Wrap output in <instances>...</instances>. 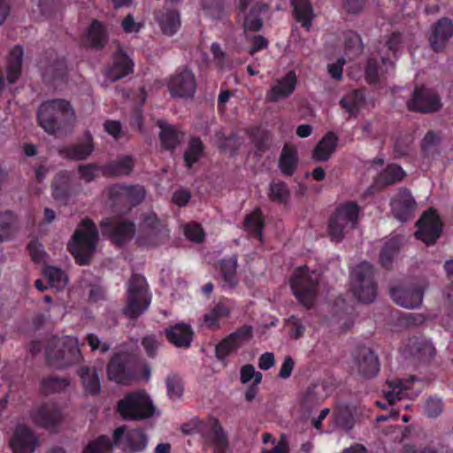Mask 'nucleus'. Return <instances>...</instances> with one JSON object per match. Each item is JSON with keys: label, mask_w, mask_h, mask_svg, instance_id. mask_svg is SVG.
I'll list each match as a JSON object with an SVG mask.
<instances>
[{"label": "nucleus", "mask_w": 453, "mask_h": 453, "mask_svg": "<svg viewBox=\"0 0 453 453\" xmlns=\"http://www.w3.org/2000/svg\"><path fill=\"white\" fill-rule=\"evenodd\" d=\"M40 127L50 134L69 129L75 121V113L69 102L64 99L45 101L37 110Z\"/></svg>", "instance_id": "obj_1"}, {"label": "nucleus", "mask_w": 453, "mask_h": 453, "mask_svg": "<svg viewBox=\"0 0 453 453\" xmlns=\"http://www.w3.org/2000/svg\"><path fill=\"white\" fill-rule=\"evenodd\" d=\"M98 233L95 224L84 219L73 233L68 249L78 264L86 265L96 251Z\"/></svg>", "instance_id": "obj_2"}, {"label": "nucleus", "mask_w": 453, "mask_h": 453, "mask_svg": "<svg viewBox=\"0 0 453 453\" xmlns=\"http://www.w3.org/2000/svg\"><path fill=\"white\" fill-rule=\"evenodd\" d=\"M46 356L49 363L58 368L76 364L81 360L78 340L72 336L54 337L48 343Z\"/></svg>", "instance_id": "obj_3"}, {"label": "nucleus", "mask_w": 453, "mask_h": 453, "mask_svg": "<svg viewBox=\"0 0 453 453\" xmlns=\"http://www.w3.org/2000/svg\"><path fill=\"white\" fill-rule=\"evenodd\" d=\"M319 281V273L311 271L304 265L295 270L290 279V287L296 299L304 306L310 307L317 296Z\"/></svg>", "instance_id": "obj_4"}, {"label": "nucleus", "mask_w": 453, "mask_h": 453, "mask_svg": "<svg viewBox=\"0 0 453 453\" xmlns=\"http://www.w3.org/2000/svg\"><path fill=\"white\" fill-rule=\"evenodd\" d=\"M401 43V36L399 34H392L379 49L380 55L381 66L378 65V62L374 58H370L367 62L365 74L369 82L374 83L379 80L380 75L388 73L394 68L392 58H396L398 47Z\"/></svg>", "instance_id": "obj_5"}, {"label": "nucleus", "mask_w": 453, "mask_h": 453, "mask_svg": "<svg viewBox=\"0 0 453 453\" xmlns=\"http://www.w3.org/2000/svg\"><path fill=\"white\" fill-rule=\"evenodd\" d=\"M118 411L124 419L139 420L151 417L155 406L144 391L127 394L118 403Z\"/></svg>", "instance_id": "obj_6"}, {"label": "nucleus", "mask_w": 453, "mask_h": 453, "mask_svg": "<svg viewBox=\"0 0 453 453\" xmlns=\"http://www.w3.org/2000/svg\"><path fill=\"white\" fill-rule=\"evenodd\" d=\"M150 303V296L148 294L145 278L134 275L128 282L125 314L132 319L137 318L148 309Z\"/></svg>", "instance_id": "obj_7"}, {"label": "nucleus", "mask_w": 453, "mask_h": 453, "mask_svg": "<svg viewBox=\"0 0 453 453\" xmlns=\"http://www.w3.org/2000/svg\"><path fill=\"white\" fill-rule=\"evenodd\" d=\"M372 266L360 263L351 273V285L355 296L361 302L370 303L376 297V287L372 281Z\"/></svg>", "instance_id": "obj_8"}, {"label": "nucleus", "mask_w": 453, "mask_h": 453, "mask_svg": "<svg viewBox=\"0 0 453 453\" xmlns=\"http://www.w3.org/2000/svg\"><path fill=\"white\" fill-rule=\"evenodd\" d=\"M114 446L125 453H138L143 451L148 445V436L142 429H127L125 426L113 431Z\"/></svg>", "instance_id": "obj_9"}, {"label": "nucleus", "mask_w": 453, "mask_h": 453, "mask_svg": "<svg viewBox=\"0 0 453 453\" xmlns=\"http://www.w3.org/2000/svg\"><path fill=\"white\" fill-rule=\"evenodd\" d=\"M29 416L35 426L50 431H56L65 419L63 410L51 402L35 406Z\"/></svg>", "instance_id": "obj_10"}, {"label": "nucleus", "mask_w": 453, "mask_h": 453, "mask_svg": "<svg viewBox=\"0 0 453 453\" xmlns=\"http://www.w3.org/2000/svg\"><path fill=\"white\" fill-rule=\"evenodd\" d=\"M351 371L362 378L376 376L380 369L377 356L366 347L358 348L352 355Z\"/></svg>", "instance_id": "obj_11"}, {"label": "nucleus", "mask_w": 453, "mask_h": 453, "mask_svg": "<svg viewBox=\"0 0 453 453\" xmlns=\"http://www.w3.org/2000/svg\"><path fill=\"white\" fill-rule=\"evenodd\" d=\"M415 236L426 245L434 244L441 234L442 225L435 211L430 209L417 222Z\"/></svg>", "instance_id": "obj_12"}, {"label": "nucleus", "mask_w": 453, "mask_h": 453, "mask_svg": "<svg viewBox=\"0 0 453 453\" xmlns=\"http://www.w3.org/2000/svg\"><path fill=\"white\" fill-rule=\"evenodd\" d=\"M441 101L437 94L427 88H416L413 98L409 101L408 108L411 111L429 113L441 108Z\"/></svg>", "instance_id": "obj_13"}, {"label": "nucleus", "mask_w": 453, "mask_h": 453, "mask_svg": "<svg viewBox=\"0 0 453 453\" xmlns=\"http://www.w3.org/2000/svg\"><path fill=\"white\" fill-rule=\"evenodd\" d=\"M203 436L208 446L212 448L214 453H226L229 449V439L222 426L216 418L208 421L207 428Z\"/></svg>", "instance_id": "obj_14"}, {"label": "nucleus", "mask_w": 453, "mask_h": 453, "mask_svg": "<svg viewBox=\"0 0 453 453\" xmlns=\"http://www.w3.org/2000/svg\"><path fill=\"white\" fill-rule=\"evenodd\" d=\"M297 78L294 71H288L285 76L278 79L265 95L267 102H280L289 97L296 88Z\"/></svg>", "instance_id": "obj_15"}, {"label": "nucleus", "mask_w": 453, "mask_h": 453, "mask_svg": "<svg viewBox=\"0 0 453 453\" xmlns=\"http://www.w3.org/2000/svg\"><path fill=\"white\" fill-rule=\"evenodd\" d=\"M168 88L173 96H192L196 88V82L194 74L188 70H183L177 73L171 78L168 83Z\"/></svg>", "instance_id": "obj_16"}, {"label": "nucleus", "mask_w": 453, "mask_h": 453, "mask_svg": "<svg viewBox=\"0 0 453 453\" xmlns=\"http://www.w3.org/2000/svg\"><path fill=\"white\" fill-rule=\"evenodd\" d=\"M253 0H240V11L243 16L244 31H258L263 27L261 14L267 11V5L256 3L248 10Z\"/></svg>", "instance_id": "obj_17"}, {"label": "nucleus", "mask_w": 453, "mask_h": 453, "mask_svg": "<svg viewBox=\"0 0 453 453\" xmlns=\"http://www.w3.org/2000/svg\"><path fill=\"white\" fill-rule=\"evenodd\" d=\"M10 445L14 453H33L38 447V440L29 427L19 425L10 441Z\"/></svg>", "instance_id": "obj_18"}, {"label": "nucleus", "mask_w": 453, "mask_h": 453, "mask_svg": "<svg viewBox=\"0 0 453 453\" xmlns=\"http://www.w3.org/2000/svg\"><path fill=\"white\" fill-rule=\"evenodd\" d=\"M141 228L149 235L150 240L145 242L148 245H157L168 236V230L153 211H149L143 215Z\"/></svg>", "instance_id": "obj_19"}, {"label": "nucleus", "mask_w": 453, "mask_h": 453, "mask_svg": "<svg viewBox=\"0 0 453 453\" xmlns=\"http://www.w3.org/2000/svg\"><path fill=\"white\" fill-rule=\"evenodd\" d=\"M423 293L424 288L421 286L395 288L391 290V297L397 305L407 309H414L421 304Z\"/></svg>", "instance_id": "obj_20"}, {"label": "nucleus", "mask_w": 453, "mask_h": 453, "mask_svg": "<svg viewBox=\"0 0 453 453\" xmlns=\"http://www.w3.org/2000/svg\"><path fill=\"white\" fill-rule=\"evenodd\" d=\"M392 211L395 217L402 222L409 220L416 209V203L410 191L400 190L391 202Z\"/></svg>", "instance_id": "obj_21"}, {"label": "nucleus", "mask_w": 453, "mask_h": 453, "mask_svg": "<svg viewBox=\"0 0 453 453\" xmlns=\"http://www.w3.org/2000/svg\"><path fill=\"white\" fill-rule=\"evenodd\" d=\"M453 35V23L450 19L443 18L438 20L430 37V44L434 51L441 50L448 40Z\"/></svg>", "instance_id": "obj_22"}, {"label": "nucleus", "mask_w": 453, "mask_h": 453, "mask_svg": "<svg viewBox=\"0 0 453 453\" xmlns=\"http://www.w3.org/2000/svg\"><path fill=\"white\" fill-rule=\"evenodd\" d=\"M413 380L414 378L404 380L398 379L388 380L383 388V394L387 401L392 404L396 401L408 397Z\"/></svg>", "instance_id": "obj_23"}, {"label": "nucleus", "mask_w": 453, "mask_h": 453, "mask_svg": "<svg viewBox=\"0 0 453 453\" xmlns=\"http://www.w3.org/2000/svg\"><path fill=\"white\" fill-rule=\"evenodd\" d=\"M133 66L134 64L129 58L126 54L119 52L114 56L112 66L105 72V77L109 81L114 82L132 73Z\"/></svg>", "instance_id": "obj_24"}, {"label": "nucleus", "mask_w": 453, "mask_h": 453, "mask_svg": "<svg viewBox=\"0 0 453 453\" xmlns=\"http://www.w3.org/2000/svg\"><path fill=\"white\" fill-rule=\"evenodd\" d=\"M165 334L175 347L188 348L193 338V330L189 325L179 323L166 329Z\"/></svg>", "instance_id": "obj_25"}, {"label": "nucleus", "mask_w": 453, "mask_h": 453, "mask_svg": "<svg viewBox=\"0 0 453 453\" xmlns=\"http://www.w3.org/2000/svg\"><path fill=\"white\" fill-rule=\"evenodd\" d=\"M237 265V257L235 255L219 261V269L222 288L232 289L236 287L238 283L236 277Z\"/></svg>", "instance_id": "obj_26"}, {"label": "nucleus", "mask_w": 453, "mask_h": 453, "mask_svg": "<svg viewBox=\"0 0 453 453\" xmlns=\"http://www.w3.org/2000/svg\"><path fill=\"white\" fill-rule=\"evenodd\" d=\"M127 356L126 354H115L107 366V376L109 380L117 383H125L128 380V373L126 369Z\"/></svg>", "instance_id": "obj_27"}, {"label": "nucleus", "mask_w": 453, "mask_h": 453, "mask_svg": "<svg viewBox=\"0 0 453 453\" xmlns=\"http://www.w3.org/2000/svg\"><path fill=\"white\" fill-rule=\"evenodd\" d=\"M338 138L333 132H328L316 145L312 158L316 161H326L334 152Z\"/></svg>", "instance_id": "obj_28"}, {"label": "nucleus", "mask_w": 453, "mask_h": 453, "mask_svg": "<svg viewBox=\"0 0 453 453\" xmlns=\"http://www.w3.org/2000/svg\"><path fill=\"white\" fill-rule=\"evenodd\" d=\"M103 234H109L113 243L121 245L134 236V225L131 222H119L116 226L103 230Z\"/></svg>", "instance_id": "obj_29"}, {"label": "nucleus", "mask_w": 453, "mask_h": 453, "mask_svg": "<svg viewBox=\"0 0 453 453\" xmlns=\"http://www.w3.org/2000/svg\"><path fill=\"white\" fill-rule=\"evenodd\" d=\"M359 206L354 202L341 203L335 210L334 215L345 225L355 228L359 216Z\"/></svg>", "instance_id": "obj_30"}, {"label": "nucleus", "mask_w": 453, "mask_h": 453, "mask_svg": "<svg viewBox=\"0 0 453 453\" xmlns=\"http://www.w3.org/2000/svg\"><path fill=\"white\" fill-rule=\"evenodd\" d=\"M94 147L88 138L82 142L60 149L59 154L66 159L84 160L92 153Z\"/></svg>", "instance_id": "obj_31"}, {"label": "nucleus", "mask_w": 453, "mask_h": 453, "mask_svg": "<svg viewBox=\"0 0 453 453\" xmlns=\"http://www.w3.org/2000/svg\"><path fill=\"white\" fill-rule=\"evenodd\" d=\"M158 127L161 129L159 138L162 146L166 150H173L183 139V134L175 127L166 124L159 120Z\"/></svg>", "instance_id": "obj_32"}, {"label": "nucleus", "mask_w": 453, "mask_h": 453, "mask_svg": "<svg viewBox=\"0 0 453 453\" xmlns=\"http://www.w3.org/2000/svg\"><path fill=\"white\" fill-rule=\"evenodd\" d=\"M134 167V159L131 156L126 155L118 157L115 161L108 164L103 169L106 176L128 175Z\"/></svg>", "instance_id": "obj_33"}, {"label": "nucleus", "mask_w": 453, "mask_h": 453, "mask_svg": "<svg viewBox=\"0 0 453 453\" xmlns=\"http://www.w3.org/2000/svg\"><path fill=\"white\" fill-rule=\"evenodd\" d=\"M296 19L307 30L310 29L315 17L309 0H291Z\"/></svg>", "instance_id": "obj_34"}, {"label": "nucleus", "mask_w": 453, "mask_h": 453, "mask_svg": "<svg viewBox=\"0 0 453 453\" xmlns=\"http://www.w3.org/2000/svg\"><path fill=\"white\" fill-rule=\"evenodd\" d=\"M23 49L21 46H15L10 52L7 65V81L10 84L15 83L21 73Z\"/></svg>", "instance_id": "obj_35"}, {"label": "nucleus", "mask_w": 453, "mask_h": 453, "mask_svg": "<svg viewBox=\"0 0 453 453\" xmlns=\"http://www.w3.org/2000/svg\"><path fill=\"white\" fill-rule=\"evenodd\" d=\"M406 173L403 168L397 165H388L377 177L376 186L384 188L388 185H393L395 182L401 181Z\"/></svg>", "instance_id": "obj_36"}, {"label": "nucleus", "mask_w": 453, "mask_h": 453, "mask_svg": "<svg viewBox=\"0 0 453 453\" xmlns=\"http://www.w3.org/2000/svg\"><path fill=\"white\" fill-rule=\"evenodd\" d=\"M112 191L125 198V200L132 205H137L145 197V190L143 187L116 185L112 188Z\"/></svg>", "instance_id": "obj_37"}, {"label": "nucleus", "mask_w": 453, "mask_h": 453, "mask_svg": "<svg viewBox=\"0 0 453 453\" xmlns=\"http://www.w3.org/2000/svg\"><path fill=\"white\" fill-rule=\"evenodd\" d=\"M79 374L86 394L95 395L100 390V381L94 367L83 366Z\"/></svg>", "instance_id": "obj_38"}, {"label": "nucleus", "mask_w": 453, "mask_h": 453, "mask_svg": "<svg viewBox=\"0 0 453 453\" xmlns=\"http://www.w3.org/2000/svg\"><path fill=\"white\" fill-rule=\"evenodd\" d=\"M159 26L165 35H172L180 26V14L175 11H165L157 17Z\"/></svg>", "instance_id": "obj_39"}, {"label": "nucleus", "mask_w": 453, "mask_h": 453, "mask_svg": "<svg viewBox=\"0 0 453 453\" xmlns=\"http://www.w3.org/2000/svg\"><path fill=\"white\" fill-rule=\"evenodd\" d=\"M43 275L48 280L50 286L57 291L63 290L68 284V278L61 269L48 265L43 268Z\"/></svg>", "instance_id": "obj_40"}, {"label": "nucleus", "mask_w": 453, "mask_h": 453, "mask_svg": "<svg viewBox=\"0 0 453 453\" xmlns=\"http://www.w3.org/2000/svg\"><path fill=\"white\" fill-rule=\"evenodd\" d=\"M70 173L63 171L56 174L52 182V196L56 200H65L68 196Z\"/></svg>", "instance_id": "obj_41"}, {"label": "nucleus", "mask_w": 453, "mask_h": 453, "mask_svg": "<svg viewBox=\"0 0 453 453\" xmlns=\"http://www.w3.org/2000/svg\"><path fill=\"white\" fill-rule=\"evenodd\" d=\"M297 164V153L294 149L284 147L279 160V167L285 175H292Z\"/></svg>", "instance_id": "obj_42"}, {"label": "nucleus", "mask_w": 453, "mask_h": 453, "mask_svg": "<svg viewBox=\"0 0 453 453\" xmlns=\"http://www.w3.org/2000/svg\"><path fill=\"white\" fill-rule=\"evenodd\" d=\"M87 40L91 47H102L106 42L104 26L97 20L92 21L87 33Z\"/></svg>", "instance_id": "obj_43"}, {"label": "nucleus", "mask_w": 453, "mask_h": 453, "mask_svg": "<svg viewBox=\"0 0 453 453\" xmlns=\"http://www.w3.org/2000/svg\"><path fill=\"white\" fill-rule=\"evenodd\" d=\"M16 216L10 211L0 212V242L8 240L15 232Z\"/></svg>", "instance_id": "obj_44"}, {"label": "nucleus", "mask_w": 453, "mask_h": 453, "mask_svg": "<svg viewBox=\"0 0 453 453\" xmlns=\"http://www.w3.org/2000/svg\"><path fill=\"white\" fill-rule=\"evenodd\" d=\"M230 314V309L224 303L216 304L208 313L204 315L203 321L210 328H217L219 321L227 318Z\"/></svg>", "instance_id": "obj_45"}, {"label": "nucleus", "mask_w": 453, "mask_h": 453, "mask_svg": "<svg viewBox=\"0 0 453 453\" xmlns=\"http://www.w3.org/2000/svg\"><path fill=\"white\" fill-rule=\"evenodd\" d=\"M244 227L246 231L254 234L259 240L262 239L264 223L259 209L245 217Z\"/></svg>", "instance_id": "obj_46"}, {"label": "nucleus", "mask_w": 453, "mask_h": 453, "mask_svg": "<svg viewBox=\"0 0 453 453\" xmlns=\"http://www.w3.org/2000/svg\"><path fill=\"white\" fill-rule=\"evenodd\" d=\"M340 104L351 116H354L364 104V96L359 91H354L343 97Z\"/></svg>", "instance_id": "obj_47"}, {"label": "nucleus", "mask_w": 453, "mask_h": 453, "mask_svg": "<svg viewBox=\"0 0 453 453\" xmlns=\"http://www.w3.org/2000/svg\"><path fill=\"white\" fill-rule=\"evenodd\" d=\"M350 229L352 228L339 220L334 215L330 218L327 232L332 241L341 242Z\"/></svg>", "instance_id": "obj_48"}, {"label": "nucleus", "mask_w": 453, "mask_h": 453, "mask_svg": "<svg viewBox=\"0 0 453 453\" xmlns=\"http://www.w3.org/2000/svg\"><path fill=\"white\" fill-rule=\"evenodd\" d=\"M289 194L287 185L280 180L273 181L269 185L268 196L273 202L280 203H286L289 197Z\"/></svg>", "instance_id": "obj_49"}, {"label": "nucleus", "mask_w": 453, "mask_h": 453, "mask_svg": "<svg viewBox=\"0 0 453 453\" xmlns=\"http://www.w3.org/2000/svg\"><path fill=\"white\" fill-rule=\"evenodd\" d=\"M203 146L200 139L192 138L189 142L188 149L184 154L186 165L190 168L202 156Z\"/></svg>", "instance_id": "obj_50"}, {"label": "nucleus", "mask_w": 453, "mask_h": 453, "mask_svg": "<svg viewBox=\"0 0 453 453\" xmlns=\"http://www.w3.org/2000/svg\"><path fill=\"white\" fill-rule=\"evenodd\" d=\"M69 386V380L65 378L49 377L43 379L41 383L42 391L44 394L60 392Z\"/></svg>", "instance_id": "obj_51"}, {"label": "nucleus", "mask_w": 453, "mask_h": 453, "mask_svg": "<svg viewBox=\"0 0 453 453\" xmlns=\"http://www.w3.org/2000/svg\"><path fill=\"white\" fill-rule=\"evenodd\" d=\"M113 445V441L111 442L109 437L103 435L91 441L83 453H111Z\"/></svg>", "instance_id": "obj_52"}, {"label": "nucleus", "mask_w": 453, "mask_h": 453, "mask_svg": "<svg viewBox=\"0 0 453 453\" xmlns=\"http://www.w3.org/2000/svg\"><path fill=\"white\" fill-rule=\"evenodd\" d=\"M215 143L224 152L233 153L242 142L235 134L226 137L223 134L219 133L215 135Z\"/></svg>", "instance_id": "obj_53"}, {"label": "nucleus", "mask_w": 453, "mask_h": 453, "mask_svg": "<svg viewBox=\"0 0 453 453\" xmlns=\"http://www.w3.org/2000/svg\"><path fill=\"white\" fill-rule=\"evenodd\" d=\"M345 53L349 58L358 56L362 50V42L359 35L354 32H348L345 35Z\"/></svg>", "instance_id": "obj_54"}, {"label": "nucleus", "mask_w": 453, "mask_h": 453, "mask_svg": "<svg viewBox=\"0 0 453 453\" xmlns=\"http://www.w3.org/2000/svg\"><path fill=\"white\" fill-rule=\"evenodd\" d=\"M167 395L173 400L180 399L183 393V386L180 379L173 374L167 376L166 380Z\"/></svg>", "instance_id": "obj_55"}, {"label": "nucleus", "mask_w": 453, "mask_h": 453, "mask_svg": "<svg viewBox=\"0 0 453 453\" xmlns=\"http://www.w3.org/2000/svg\"><path fill=\"white\" fill-rule=\"evenodd\" d=\"M229 335L239 349L251 340L253 336V328L251 326L244 325Z\"/></svg>", "instance_id": "obj_56"}, {"label": "nucleus", "mask_w": 453, "mask_h": 453, "mask_svg": "<svg viewBox=\"0 0 453 453\" xmlns=\"http://www.w3.org/2000/svg\"><path fill=\"white\" fill-rule=\"evenodd\" d=\"M238 349V347L228 335L216 346V356L219 360H225L232 352Z\"/></svg>", "instance_id": "obj_57"}, {"label": "nucleus", "mask_w": 453, "mask_h": 453, "mask_svg": "<svg viewBox=\"0 0 453 453\" xmlns=\"http://www.w3.org/2000/svg\"><path fill=\"white\" fill-rule=\"evenodd\" d=\"M254 379V384L258 385L262 380V373L255 370L254 365H245L241 368L240 380L242 384L249 383Z\"/></svg>", "instance_id": "obj_58"}, {"label": "nucleus", "mask_w": 453, "mask_h": 453, "mask_svg": "<svg viewBox=\"0 0 453 453\" xmlns=\"http://www.w3.org/2000/svg\"><path fill=\"white\" fill-rule=\"evenodd\" d=\"M262 437L265 444L271 443L273 446L272 449L263 450L262 453H288V445L283 439L276 443L275 439L268 433L264 434Z\"/></svg>", "instance_id": "obj_59"}, {"label": "nucleus", "mask_w": 453, "mask_h": 453, "mask_svg": "<svg viewBox=\"0 0 453 453\" xmlns=\"http://www.w3.org/2000/svg\"><path fill=\"white\" fill-rule=\"evenodd\" d=\"M185 236L195 242H201L204 238V232L200 225L189 223L184 228Z\"/></svg>", "instance_id": "obj_60"}, {"label": "nucleus", "mask_w": 453, "mask_h": 453, "mask_svg": "<svg viewBox=\"0 0 453 453\" xmlns=\"http://www.w3.org/2000/svg\"><path fill=\"white\" fill-rule=\"evenodd\" d=\"M443 405L441 399L437 397H430L426 400L424 410L429 418H435L442 411Z\"/></svg>", "instance_id": "obj_61"}, {"label": "nucleus", "mask_w": 453, "mask_h": 453, "mask_svg": "<svg viewBox=\"0 0 453 453\" xmlns=\"http://www.w3.org/2000/svg\"><path fill=\"white\" fill-rule=\"evenodd\" d=\"M397 250V242L395 240H390L388 242H386L385 246L383 247L381 252H380V262L383 266H388V264L391 262L394 254L395 253Z\"/></svg>", "instance_id": "obj_62"}, {"label": "nucleus", "mask_w": 453, "mask_h": 453, "mask_svg": "<svg viewBox=\"0 0 453 453\" xmlns=\"http://www.w3.org/2000/svg\"><path fill=\"white\" fill-rule=\"evenodd\" d=\"M419 357L423 360H429L435 355V348L428 341H423L418 343L417 348Z\"/></svg>", "instance_id": "obj_63"}, {"label": "nucleus", "mask_w": 453, "mask_h": 453, "mask_svg": "<svg viewBox=\"0 0 453 453\" xmlns=\"http://www.w3.org/2000/svg\"><path fill=\"white\" fill-rule=\"evenodd\" d=\"M80 178L85 182H90L96 177L97 169L94 165H80L78 167Z\"/></svg>", "instance_id": "obj_64"}]
</instances>
